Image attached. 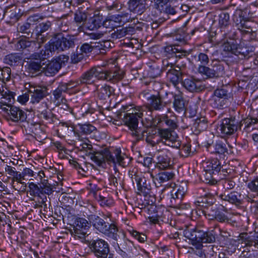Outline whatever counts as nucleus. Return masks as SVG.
Returning a JSON list of instances; mask_svg holds the SVG:
<instances>
[{
  "mask_svg": "<svg viewBox=\"0 0 258 258\" xmlns=\"http://www.w3.org/2000/svg\"><path fill=\"white\" fill-rule=\"evenodd\" d=\"M89 190V194L92 195L93 197L96 199L99 196V193L102 192V190L99 186L94 182H90L87 187Z\"/></svg>",
  "mask_w": 258,
  "mask_h": 258,
  "instance_id": "4d7b16f0",
  "label": "nucleus"
},
{
  "mask_svg": "<svg viewBox=\"0 0 258 258\" xmlns=\"http://www.w3.org/2000/svg\"><path fill=\"white\" fill-rule=\"evenodd\" d=\"M207 166L205 167V171L209 172L211 174V172L213 173H218L223 168V165L221 162L217 159H213L207 162Z\"/></svg>",
  "mask_w": 258,
  "mask_h": 258,
  "instance_id": "37998d69",
  "label": "nucleus"
},
{
  "mask_svg": "<svg viewBox=\"0 0 258 258\" xmlns=\"http://www.w3.org/2000/svg\"><path fill=\"white\" fill-rule=\"evenodd\" d=\"M103 25V22L99 16H94L89 20L86 28L90 30H94Z\"/></svg>",
  "mask_w": 258,
  "mask_h": 258,
  "instance_id": "8fccbe9b",
  "label": "nucleus"
},
{
  "mask_svg": "<svg viewBox=\"0 0 258 258\" xmlns=\"http://www.w3.org/2000/svg\"><path fill=\"white\" fill-rule=\"evenodd\" d=\"M164 117L165 118L164 124H166L169 127V128H168V130L174 131V130L178 127L176 119H172L169 118L167 114H164Z\"/></svg>",
  "mask_w": 258,
  "mask_h": 258,
  "instance_id": "0e129e2a",
  "label": "nucleus"
},
{
  "mask_svg": "<svg viewBox=\"0 0 258 258\" xmlns=\"http://www.w3.org/2000/svg\"><path fill=\"white\" fill-rule=\"evenodd\" d=\"M221 207V209L211 208L210 210H202V213L209 220L215 219L220 223L229 222L230 219L225 213L228 212V209L223 206Z\"/></svg>",
  "mask_w": 258,
  "mask_h": 258,
  "instance_id": "6ab92c4d",
  "label": "nucleus"
},
{
  "mask_svg": "<svg viewBox=\"0 0 258 258\" xmlns=\"http://www.w3.org/2000/svg\"><path fill=\"white\" fill-rule=\"evenodd\" d=\"M4 106L1 105L0 109L7 114L5 117L8 121L17 124L27 122V113L21 108L11 105Z\"/></svg>",
  "mask_w": 258,
  "mask_h": 258,
  "instance_id": "f8f14e48",
  "label": "nucleus"
},
{
  "mask_svg": "<svg viewBox=\"0 0 258 258\" xmlns=\"http://www.w3.org/2000/svg\"><path fill=\"white\" fill-rule=\"evenodd\" d=\"M87 14L86 12L81 11L80 9L77 10L74 13V22L78 27V31L80 33L84 32L85 24L87 21Z\"/></svg>",
  "mask_w": 258,
  "mask_h": 258,
  "instance_id": "72a5a7b5",
  "label": "nucleus"
},
{
  "mask_svg": "<svg viewBox=\"0 0 258 258\" xmlns=\"http://www.w3.org/2000/svg\"><path fill=\"white\" fill-rule=\"evenodd\" d=\"M204 227L198 225L194 228H186L183 231V235L189 239L191 244L198 250V255L203 256L205 255V250H203V243H213L216 240V233L214 230L206 231Z\"/></svg>",
  "mask_w": 258,
  "mask_h": 258,
  "instance_id": "7ed1b4c3",
  "label": "nucleus"
},
{
  "mask_svg": "<svg viewBox=\"0 0 258 258\" xmlns=\"http://www.w3.org/2000/svg\"><path fill=\"white\" fill-rule=\"evenodd\" d=\"M170 152L166 149L162 150L158 153L155 162V167L161 170H165L171 166Z\"/></svg>",
  "mask_w": 258,
  "mask_h": 258,
  "instance_id": "393cba45",
  "label": "nucleus"
},
{
  "mask_svg": "<svg viewBox=\"0 0 258 258\" xmlns=\"http://www.w3.org/2000/svg\"><path fill=\"white\" fill-rule=\"evenodd\" d=\"M173 97V107L174 110L178 113L184 111L185 105L183 96L181 94H174Z\"/></svg>",
  "mask_w": 258,
  "mask_h": 258,
  "instance_id": "c03bdc74",
  "label": "nucleus"
},
{
  "mask_svg": "<svg viewBox=\"0 0 258 258\" xmlns=\"http://www.w3.org/2000/svg\"><path fill=\"white\" fill-rule=\"evenodd\" d=\"M131 135L135 137L137 140L138 141L143 139L145 136V134H147L146 130L139 128L138 126L135 127L134 129H131Z\"/></svg>",
  "mask_w": 258,
  "mask_h": 258,
  "instance_id": "e2e57ef3",
  "label": "nucleus"
},
{
  "mask_svg": "<svg viewBox=\"0 0 258 258\" xmlns=\"http://www.w3.org/2000/svg\"><path fill=\"white\" fill-rule=\"evenodd\" d=\"M29 91L31 94V102L32 104L39 103L49 94L46 86H31Z\"/></svg>",
  "mask_w": 258,
  "mask_h": 258,
  "instance_id": "412c9836",
  "label": "nucleus"
},
{
  "mask_svg": "<svg viewBox=\"0 0 258 258\" xmlns=\"http://www.w3.org/2000/svg\"><path fill=\"white\" fill-rule=\"evenodd\" d=\"M76 38L74 36L64 37L61 33L55 34L50 41L45 45V50H41L39 57L46 58L52 52H57L69 50L75 46Z\"/></svg>",
  "mask_w": 258,
  "mask_h": 258,
  "instance_id": "20e7f679",
  "label": "nucleus"
},
{
  "mask_svg": "<svg viewBox=\"0 0 258 258\" xmlns=\"http://www.w3.org/2000/svg\"><path fill=\"white\" fill-rule=\"evenodd\" d=\"M184 88L190 92H200L206 89L201 80L196 79L192 77L185 79L182 81Z\"/></svg>",
  "mask_w": 258,
  "mask_h": 258,
  "instance_id": "b1692460",
  "label": "nucleus"
},
{
  "mask_svg": "<svg viewBox=\"0 0 258 258\" xmlns=\"http://www.w3.org/2000/svg\"><path fill=\"white\" fill-rule=\"evenodd\" d=\"M42 181H38V184L41 183V203L44 204L45 200H46L45 195H49L53 192V188L51 185L48 183L47 179L42 178Z\"/></svg>",
  "mask_w": 258,
  "mask_h": 258,
  "instance_id": "ea45409f",
  "label": "nucleus"
},
{
  "mask_svg": "<svg viewBox=\"0 0 258 258\" xmlns=\"http://www.w3.org/2000/svg\"><path fill=\"white\" fill-rule=\"evenodd\" d=\"M119 117L124 113L123 121L124 124L128 126L130 130L134 129L138 126L139 119L143 116V109L141 107H134L132 104L122 105L118 110Z\"/></svg>",
  "mask_w": 258,
  "mask_h": 258,
  "instance_id": "0eeeda50",
  "label": "nucleus"
},
{
  "mask_svg": "<svg viewBox=\"0 0 258 258\" xmlns=\"http://www.w3.org/2000/svg\"><path fill=\"white\" fill-rule=\"evenodd\" d=\"M232 97V93L229 86H222L216 89L212 99L210 100L211 105L215 108H224Z\"/></svg>",
  "mask_w": 258,
  "mask_h": 258,
  "instance_id": "1a4fd4ad",
  "label": "nucleus"
},
{
  "mask_svg": "<svg viewBox=\"0 0 258 258\" xmlns=\"http://www.w3.org/2000/svg\"><path fill=\"white\" fill-rule=\"evenodd\" d=\"M95 67H92L90 69L82 74L79 78L80 83L82 84L91 85L94 83L93 78L96 72Z\"/></svg>",
  "mask_w": 258,
  "mask_h": 258,
  "instance_id": "a19ab883",
  "label": "nucleus"
},
{
  "mask_svg": "<svg viewBox=\"0 0 258 258\" xmlns=\"http://www.w3.org/2000/svg\"><path fill=\"white\" fill-rule=\"evenodd\" d=\"M22 59L21 54L18 53H12L5 56L4 61L11 66H18L21 64Z\"/></svg>",
  "mask_w": 258,
  "mask_h": 258,
  "instance_id": "79ce46f5",
  "label": "nucleus"
},
{
  "mask_svg": "<svg viewBox=\"0 0 258 258\" xmlns=\"http://www.w3.org/2000/svg\"><path fill=\"white\" fill-rule=\"evenodd\" d=\"M0 80L3 83L8 82L11 79V69L9 67H4L1 71Z\"/></svg>",
  "mask_w": 258,
  "mask_h": 258,
  "instance_id": "680f3d73",
  "label": "nucleus"
},
{
  "mask_svg": "<svg viewBox=\"0 0 258 258\" xmlns=\"http://www.w3.org/2000/svg\"><path fill=\"white\" fill-rule=\"evenodd\" d=\"M96 95L100 100H105L114 94V88L106 84L97 85L95 90Z\"/></svg>",
  "mask_w": 258,
  "mask_h": 258,
  "instance_id": "cd10ccee",
  "label": "nucleus"
},
{
  "mask_svg": "<svg viewBox=\"0 0 258 258\" xmlns=\"http://www.w3.org/2000/svg\"><path fill=\"white\" fill-rule=\"evenodd\" d=\"M164 52L165 55L168 58L169 61L170 57H175L176 58L178 56L177 53H186V51L182 50L181 48H178V46L175 45H168L164 48ZM180 57V55H178Z\"/></svg>",
  "mask_w": 258,
  "mask_h": 258,
  "instance_id": "a18cd8bd",
  "label": "nucleus"
},
{
  "mask_svg": "<svg viewBox=\"0 0 258 258\" xmlns=\"http://www.w3.org/2000/svg\"><path fill=\"white\" fill-rule=\"evenodd\" d=\"M257 15L258 6L252 4L242 10H237L233 16V21L237 29L247 28L251 30V24L253 23L249 19Z\"/></svg>",
  "mask_w": 258,
  "mask_h": 258,
  "instance_id": "39448f33",
  "label": "nucleus"
},
{
  "mask_svg": "<svg viewBox=\"0 0 258 258\" xmlns=\"http://www.w3.org/2000/svg\"><path fill=\"white\" fill-rule=\"evenodd\" d=\"M65 87L64 85H62L60 83L58 87L53 91L52 95L53 96V101L55 102H56L57 103H58L62 100L64 98L63 93L67 92Z\"/></svg>",
  "mask_w": 258,
  "mask_h": 258,
  "instance_id": "de8ad7c7",
  "label": "nucleus"
},
{
  "mask_svg": "<svg viewBox=\"0 0 258 258\" xmlns=\"http://www.w3.org/2000/svg\"><path fill=\"white\" fill-rule=\"evenodd\" d=\"M179 196V195L171 187H164L161 190L160 200L163 201L167 206L176 207L179 205L183 198L181 196Z\"/></svg>",
  "mask_w": 258,
  "mask_h": 258,
  "instance_id": "dca6fc26",
  "label": "nucleus"
},
{
  "mask_svg": "<svg viewBox=\"0 0 258 258\" xmlns=\"http://www.w3.org/2000/svg\"><path fill=\"white\" fill-rule=\"evenodd\" d=\"M193 127L199 132L205 131L207 127V121L204 118H198L195 120Z\"/></svg>",
  "mask_w": 258,
  "mask_h": 258,
  "instance_id": "6e6d98bb",
  "label": "nucleus"
},
{
  "mask_svg": "<svg viewBox=\"0 0 258 258\" xmlns=\"http://www.w3.org/2000/svg\"><path fill=\"white\" fill-rule=\"evenodd\" d=\"M175 176L174 173L171 171H165L159 173L157 175V180L160 183H163L172 179Z\"/></svg>",
  "mask_w": 258,
  "mask_h": 258,
  "instance_id": "864d4df0",
  "label": "nucleus"
},
{
  "mask_svg": "<svg viewBox=\"0 0 258 258\" xmlns=\"http://www.w3.org/2000/svg\"><path fill=\"white\" fill-rule=\"evenodd\" d=\"M95 200L102 207H111L114 204L113 198L109 196L106 190L100 192L98 197Z\"/></svg>",
  "mask_w": 258,
  "mask_h": 258,
  "instance_id": "58836bf2",
  "label": "nucleus"
},
{
  "mask_svg": "<svg viewBox=\"0 0 258 258\" xmlns=\"http://www.w3.org/2000/svg\"><path fill=\"white\" fill-rule=\"evenodd\" d=\"M198 71L202 75L206 76L207 79L221 77L225 73L224 64L218 60H213L210 67L200 65Z\"/></svg>",
  "mask_w": 258,
  "mask_h": 258,
  "instance_id": "9b49d317",
  "label": "nucleus"
},
{
  "mask_svg": "<svg viewBox=\"0 0 258 258\" xmlns=\"http://www.w3.org/2000/svg\"><path fill=\"white\" fill-rule=\"evenodd\" d=\"M158 134L161 139H164L165 142H168V143H166L165 144L168 146H171L170 143L172 144L175 143L178 138L174 131L168 128H159Z\"/></svg>",
  "mask_w": 258,
  "mask_h": 258,
  "instance_id": "2f4dec72",
  "label": "nucleus"
},
{
  "mask_svg": "<svg viewBox=\"0 0 258 258\" xmlns=\"http://www.w3.org/2000/svg\"><path fill=\"white\" fill-rule=\"evenodd\" d=\"M40 53L41 52L35 55V56L39 57V59H30V60L27 61V64L25 66L26 71L29 73V74H32V75H33L36 73H38L41 71L42 66L41 64V62L40 59L42 58V57H39V56ZM42 59L44 58H42Z\"/></svg>",
  "mask_w": 258,
  "mask_h": 258,
  "instance_id": "473e14b6",
  "label": "nucleus"
},
{
  "mask_svg": "<svg viewBox=\"0 0 258 258\" xmlns=\"http://www.w3.org/2000/svg\"><path fill=\"white\" fill-rule=\"evenodd\" d=\"M218 197L223 201H227L236 207L240 206L243 204L241 195L235 191H233L228 195L220 194Z\"/></svg>",
  "mask_w": 258,
  "mask_h": 258,
  "instance_id": "c756f323",
  "label": "nucleus"
},
{
  "mask_svg": "<svg viewBox=\"0 0 258 258\" xmlns=\"http://www.w3.org/2000/svg\"><path fill=\"white\" fill-rule=\"evenodd\" d=\"M28 187L29 188L30 195L33 197H41V183L38 184L37 182H28Z\"/></svg>",
  "mask_w": 258,
  "mask_h": 258,
  "instance_id": "3c124183",
  "label": "nucleus"
},
{
  "mask_svg": "<svg viewBox=\"0 0 258 258\" xmlns=\"http://www.w3.org/2000/svg\"><path fill=\"white\" fill-rule=\"evenodd\" d=\"M35 46V48H40V45L36 41H29L26 39V38H22L19 39L15 44V49L18 51H22L27 48L31 47H33Z\"/></svg>",
  "mask_w": 258,
  "mask_h": 258,
  "instance_id": "4c0bfd02",
  "label": "nucleus"
},
{
  "mask_svg": "<svg viewBox=\"0 0 258 258\" xmlns=\"http://www.w3.org/2000/svg\"><path fill=\"white\" fill-rule=\"evenodd\" d=\"M161 70L157 66H152L148 71V75L150 78H155L161 75Z\"/></svg>",
  "mask_w": 258,
  "mask_h": 258,
  "instance_id": "774afa93",
  "label": "nucleus"
},
{
  "mask_svg": "<svg viewBox=\"0 0 258 258\" xmlns=\"http://www.w3.org/2000/svg\"><path fill=\"white\" fill-rule=\"evenodd\" d=\"M27 123L28 125L27 127L24 125L25 132L27 134H34V137L38 141L39 140H43L45 138V135L41 131L39 125L33 124L32 123L29 124L28 122H27Z\"/></svg>",
  "mask_w": 258,
  "mask_h": 258,
  "instance_id": "c9c22d12",
  "label": "nucleus"
},
{
  "mask_svg": "<svg viewBox=\"0 0 258 258\" xmlns=\"http://www.w3.org/2000/svg\"><path fill=\"white\" fill-rule=\"evenodd\" d=\"M238 125V121L235 117L225 118L222 120L218 128L222 135H230L237 131Z\"/></svg>",
  "mask_w": 258,
  "mask_h": 258,
  "instance_id": "4be33fe9",
  "label": "nucleus"
},
{
  "mask_svg": "<svg viewBox=\"0 0 258 258\" xmlns=\"http://www.w3.org/2000/svg\"><path fill=\"white\" fill-rule=\"evenodd\" d=\"M171 103V100H167L165 97L161 95L160 92H157L148 99V102L146 103L145 105L151 112H162Z\"/></svg>",
  "mask_w": 258,
  "mask_h": 258,
  "instance_id": "4468645a",
  "label": "nucleus"
},
{
  "mask_svg": "<svg viewBox=\"0 0 258 258\" xmlns=\"http://www.w3.org/2000/svg\"><path fill=\"white\" fill-rule=\"evenodd\" d=\"M164 115H157L152 119V125L156 126L159 128L164 127L165 124Z\"/></svg>",
  "mask_w": 258,
  "mask_h": 258,
  "instance_id": "69168bd1",
  "label": "nucleus"
},
{
  "mask_svg": "<svg viewBox=\"0 0 258 258\" xmlns=\"http://www.w3.org/2000/svg\"><path fill=\"white\" fill-rule=\"evenodd\" d=\"M93 47L94 49L104 54L111 47V42L108 40L96 42L94 43Z\"/></svg>",
  "mask_w": 258,
  "mask_h": 258,
  "instance_id": "09e8293b",
  "label": "nucleus"
},
{
  "mask_svg": "<svg viewBox=\"0 0 258 258\" xmlns=\"http://www.w3.org/2000/svg\"><path fill=\"white\" fill-rule=\"evenodd\" d=\"M218 24L222 31H224V29L230 25V16L229 14L225 12H221L219 16Z\"/></svg>",
  "mask_w": 258,
  "mask_h": 258,
  "instance_id": "49530a36",
  "label": "nucleus"
},
{
  "mask_svg": "<svg viewBox=\"0 0 258 258\" xmlns=\"http://www.w3.org/2000/svg\"><path fill=\"white\" fill-rule=\"evenodd\" d=\"M90 209L94 211L95 210L92 205H89L88 207L84 209L83 212L84 216L87 217L95 229L108 238L116 241L120 238L119 233H122L123 236L124 237V232L119 231L117 226L114 223H109L105 221V219L106 220L107 218L111 220V215L110 214H108L107 217H104V219H102L99 216L93 214V212L90 211Z\"/></svg>",
  "mask_w": 258,
  "mask_h": 258,
  "instance_id": "f257e3e1",
  "label": "nucleus"
},
{
  "mask_svg": "<svg viewBox=\"0 0 258 258\" xmlns=\"http://www.w3.org/2000/svg\"><path fill=\"white\" fill-rule=\"evenodd\" d=\"M163 64L165 67L167 72V78L172 83L174 86H176L182 81V76L185 74V65H182L181 67L177 64V61H169L168 59H164Z\"/></svg>",
  "mask_w": 258,
  "mask_h": 258,
  "instance_id": "6e6552de",
  "label": "nucleus"
},
{
  "mask_svg": "<svg viewBox=\"0 0 258 258\" xmlns=\"http://www.w3.org/2000/svg\"><path fill=\"white\" fill-rule=\"evenodd\" d=\"M95 77L98 80H106L112 83H116L121 80L124 77V73L120 70L103 71L99 67H95Z\"/></svg>",
  "mask_w": 258,
  "mask_h": 258,
  "instance_id": "2eb2a0df",
  "label": "nucleus"
},
{
  "mask_svg": "<svg viewBox=\"0 0 258 258\" xmlns=\"http://www.w3.org/2000/svg\"><path fill=\"white\" fill-rule=\"evenodd\" d=\"M37 111L39 113L40 117L44 119L46 123L52 124L57 120L56 115L49 109L48 104L45 101L39 105L37 107Z\"/></svg>",
  "mask_w": 258,
  "mask_h": 258,
  "instance_id": "5701e85b",
  "label": "nucleus"
},
{
  "mask_svg": "<svg viewBox=\"0 0 258 258\" xmlns=\"http://www.w3.org/2000/svg\"><path fill=\"white\" fill-rule=\"evenodd\" d=\"M95 111V109L89 103L83 104L81 108V112L84 116H87L89 114H92L94 113Z\"/></svg>",
  "mask_w": 258,
  "mask_h": 258,
  "instance_id": "338daca9",
  "label": "nucleus"
},
{
  "mask_svg": "<svg viewBox=\"0 0 258 258\" xmlns=\"http://www.w3.org/2000/svg\"><path fill=\"white\" fill-rule=\"evenodd\" d=\"M92 223L84 218L77 217L70 230L72 236L75 239L83 241L88 236V232Z\"/></svg>",
  "mask_w": 258,
  "mask_h": 258,
  "instance_id": "ddd939ff",
  "label": "nucleus"
},
{
  "mask_svg": "<svg viewBox=\"0 0 258 258\" xmlns=\"http://www.w3.org/2000/svg\"><path fill=\"white\" fill-rule=\"evenodd\" d=\"M197 198L195 202L196 207L199 208H205L204 210H208V208L215 202L213 196L206 191L205 188H200L196 192Z\"/></svg>",
  "mask_w": 258,
  "mask_h": 258,
  "instance_id": "a211bd4d",
  "label": "nucleus"
},
{
  "mask_svg": "<svg viewBox=\"0 0 258 258\" xmlns=\"http://www.w3.org/2000/svg\"><path fill=\"white\" fill-rule=\"evenodd\" d=\"M51 26V23L47 21L46 22H42L39 24L34 23L35 34L34 37L37 40V42L41 45L46 40V37L43 34L47 31Z\"/></svg>",
  "mask_w": 258,
  "mask_h": 258,
  "instance_id": "a878e982",
  "label": "nucleus"
},
{
  "mask_svg": "<svg viewBox=\"0 0 258 258\" xmlns=\"http://www.w3.org/2000/svg\"><path fill=\"white\" fill-rule=\"evenodd\" d=\"M92 43L89 44L88 43H83L80 48L81 53H79L78 51L76 53H74L72 56V60L75 62L80 61L84 57L83 54H88L91 52L94 49L93 45H92Z\"/></svg>",
  "mask_w": 258,
  "mask_h": 258,
  "instance_id": "f704fd0d",
  "label": "nucleus"
},
{
  "mask_svg": "<svg viewBox=\"0 0 258 258\" xmlns=\"http://www.w3.org/2000/svg\"><path fill=\"white\" fill-rule=\"evenodd\" d=\"M121 236L122 237L123 240L119 243H117L118 250L120 251L119 252L120 254L127 255V253L132 252L134 243L131 240L125 238V235L123 237L122 233H119L120 237Z\"/></svg>",
  "mask_w": 258,
  "mask_h": 258,
  "instance_id": "e433bc0d",
  "label": "nucleus"
},
{
  "mask_svg": "<svg viewBox=\"0 0 258 258\" xmlns=\"http://www.w3.org/2000/svg\"><path fill=\"white\" fill-rule=\"evenodd\" d=\"M30 18L25 22L20 23L17 26V32L25 34V37L29 38L34 37L35 27L34 23H31Z\"/></svg>",
  "mask_w": 258,
  "mask_h": 258,
  "instance_id": "c85d7f7f",
  "label": "nucleus"
},
{
  "mask_svg": "<svg viewBox=\"0 0 258 258\" xmlns=\"http://www.w3.org/2000/svg\"><path fill=\"white\" fill-rule=\"evenodd\" d=\"M208 151L215 155L225 156L228 154L227 145L221 141L216 142L213 145L208 144L207 146Z\"/></svg>",
  "mask_w": 258,
  "mask_h": 258,
  "instance_id": "7c9ffc66",
  "label": "nucleus"
},
{
  "mask_svg": "<svg viewBox=\"0 0 258 258\" xmlns=\"http://www.w3.org/2000/svg\"><path fill=\"white\" fill-rule=\"evenodd\" d=\"M78 127L79 131L85 135H89L96 130V128L90 123L78 124Z\"/></svg>",
  "mask_w": 258,
  "mask_h": 258,
  "instance_id": "bf43d9fd",
  "label": "nucleus"
},
{
  "mask_svg": "<svg viewBox=\"0 0 258 258\" xmlns=\"http://www.w3.org/2000/svg\"><path fill=\"white\" fill-rule=\"evenodd\" d=\"M223 188L225 190H230L236 186V182L235 178H228L222 180L221 181Z\"/></svg>",
  "mask_w": 258,
  "mask_h": 258,
  "instance_id": "052dcab7",
  "label": "nucleus"
},
{
  "mask_svg": "<svg viewBox=\"0 0 258 258\" xmlns=\"http://www.w3.org/2000/svg\"><path fill=\"white\" fill-rule=\"evenodd\" d=\"M91 252L97 258H114V254L110 252L109 245L105 240L98 238L88 242Z\"/></svg>",
  "mask_w": 258,
  "mask_h": 258,
  "instance_id": "9d476101",
  "label": "nucleus"
},
{
  "mask_svg": "<svg viewBox=\"0 0 258 258\" xmlns=\"http://www.w3.org/2000/svg\"><path fill=\"white\" fill-rule=\"evenodd\" d=\"M2 93L0 98L5 99L7 102H6L5 103H1L0 106L4 105V106H6V105H11V104L14 100V93L7 89L6 91L2 92Z\"/></svg>",
  "mask_w": 258,
  "mask_h": 258,
  "instance_id": "13d9d810",
  "label": "nucleus"
},
{
  "mask_svg": "<svg viewBox=\"0 0 258 258\" xmlns=\"http://www.w3.org/2000/svg\"><path fill=\"white\" fill-rule=\"evenodd\" d=\"M22 181L23 180H34L37 183L38 181H42V178L45 177L44 172L41 170L38 171H34L29 168L25 167L22 172Z\"/></svg>",
  "mask_w": 258,
  "mask_h": 258,
  "instance_id": "bb28decb",
  "label": "nucleus"
},
{
  "mask_svg": "<svg viewBox=\"0 0 258 258\" xmlns=\"http://www.w3.org/2000/svg\"><path fill=\"white\" fill-rule=\"evenodd\" d=\"M149 174L143 173L142 172H135L133 175L134 177L132 178L135 179L137 183L138 195L143 196L144 197V201L141 204L142 206L141 208H143L148 205H151L153 204V200L150 201L147 199L150 197L152 185L150 179H148L146 175H148Z\"/></svg>",
  "mask_w": 258,
  "mask_h": 258,
  "instance_id": "423d86ee",
  "label": "nucleus"
},
{
  "mask_svg": "<svg viewBox=\"0 0 258 258\" xmlns=\"http://www.w3.org/2000/svg\"><path fill=\"white\" fill-rule=\"evenodd\" d=\"M127 231L133 237L137 240L139 242L144 243L147 241V236L145 233L140 232L134 229H127Z\"/></svg>",
  "mask_w": 258,
  "mask_h": 258,
  "instance_id": "5fc2aeb1",
  "label": "nucleus"
},
{
  "mask_svg": "<svg viewBox=\"0 0 258 258\" xmlns=\"http://www.w3.org/2000/svg\"><path fill=\"white\" fill-rule=\"evenodd\" d=\"M154 2V7L158 11L163 10V4L162 3H158L157 0H129L127 3L128 8L131 12L138 15L144 13L147 7V2Z\"/></svg>",
  "mask_w": 258,
  "mask_h": 258,
  "instance_id": "f3484780",
  "label": "nucleus"
},
{
  "mask_svg": "<svg viewBox=\"0 0 258 258\" xmlns=\"http://www.w3.org/2000/svg\"><path fill=\"white\" fill-rule=\"evenodd\" d=\"M91 160L98 166L104 167L106 162L108 164H118L123 167H127L131 162V159L125 154L122 153L120 148L110 147L101 152H95L90 155Z\"/></svg>",
  "mask_w": 258,
  "mask_h": 258,
  "instance_id": "f03ea898",
  "label": "nucleus"
},
{
  "mask_svg": "<svg viewBox=\"0 0 258 258\" xmlns=\"http://www.w3.org/2000/svg\"><path fill=\"white\" fill-rule=\"evenodd\" d=\"M122 20L121 16H119V15L117 16H111L109 19L103 22V26L107 28V27L109 26V25H107V23H111V28L116 27L123 23Z\"/></svg>",
  "mask_w": 258,
  "mask_h": 258,
  "instance_id": "603ef678",
  "label": "nucleus"
},
{
  "mask_svg": "<svg viewBox=\"0 0 258 258\" xmlns=\"http://www.w3.org/2000/svg\"><path fill=\"white\" fill-rule=\"evenodd\" d=\"M69 60V56L67 55H59L55 60L49 62L43 68V71L45 75L52 76L58 72L61 67L62 62L64 63Z\"/></svg>",
  "mask_w": 258,
  "mask_h": 258,
  "instance_id": "aec40b11",
  "label": "nucleus"
}]
</instances>
